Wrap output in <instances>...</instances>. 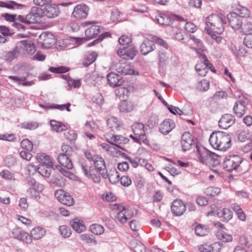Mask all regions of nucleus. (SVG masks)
<instances>
[{"mask_svg": "<svg viewBox=\"0 0 252 252\" xmlns=\"http://www.w3.org/2000/svg\"><path fill=\"white\" fill-rule=\"evenodd\" d=\"M62 77L66 80L69 87L74 88H78L80 87L81 82L79 80H74L68 75H63Z\"/></svg>", "mask_w": 252, "mask_h": 252, "instance_id": "a19ab883", "label": "nucleus"}, {"mask_svg": "<svg viewBox=\"0 0 252 252\" xmlns=\"http://www.w3.org/2000/svg\"><path fill=\"white\" fill-rule=\"evenodd\" d=\"M117 53L120 58L124 60H131L136 56V51L134 46L128 45L120 48Z\"/></svg>", "mask_w": 252, "mask_h": 252, "instance_id": "423d86ee", "label": "nucleus"}, {"mask_svg": "<svg viewBox=\"0 0 252 252\" xmlns=\"http://www.w3.org/2000/svg\"><path fill=\"white\" fill-rule=\"evenodd\" d=\"M45 230L40 227L33 228L31 231V236L35 240L41 238L45 234Z\"/></svg>", "mask_w": 252, "mask_h": 252, "instance_id": "c9c22d12", "label": "nucleus"}, {"mask_svg": "<svg viewBox=\"0 0 252 252\" xmlns=\"http://www.w3.org/2000/svg\"><path fill=\"white\" fill-rule=\"evenodd\" d=\"M119 107L121 112L127 113L133 109L134 105L132 102L124 99L120 103Z\"/></svg>", "mask_w": 252, "mask_h": 252, "instance_id": "473e14b6", "label": "nucleus"}, {"mask_svg": "<svg viewBox=\"0 0 252 252\" xmlns=\"http://www.w3.org/2000/svg\"><path fill=\"white\" fill-rule=\"evenodd\" d=\"M196 155L199 160L202 163H205L208 160L209 151L203 146L196 145Z\"/></svg>", "mask_w": 252, "mask_h": 252, "instance_id": "4be33fe9", "label": "nucleus"}, {"mask_svg": "<svg viewBox=\"0 0 252 252\" xmlns=\"http://www.w3.org/2000/svg\"><path fill=\"white\" fill-rule=\"evenodd\" d=\"M42 10L37 7H32L30 12L27 15V24L38 23L40 21Z\"/></svg>", "mask_w": 252, "mask_h": 252, "instance_id": "6e6552de", "label": "nucleus"}, {"mask_svg": "<svg viewBox=\"0 0 252 252\" xmlns=\"http://www.w3.org/2000/svg\"><path fill=\"white\" fill-rule=\"evenodd\" d=\"M235 119L231 114H226L223 115L219 122L220 127L226 129L232 125L235 122Z\"/></svg>", "mask_w": 252, "mask_h": 252, "instance_id": "dca6fc26", "label": "nucleus"}, {"mask_svg": "<svg viewBox=\"0 0 252 252\" xmlns=\"http://www.w3.org/2000/svg\"><path fill=\"white\" fill-rule=\"evenodd\" d=\"M38 126V124L36 122L23 123L21 124V127L25 129L34 130Z\"/></svg>", "mask_w": 252, "mask_h": 252, "instance_id": "13d9d810", "label": "nucleus"}, {"mask_svg": "<svg viewBox=\"0 0 252 252\" xmlns=\"http://www.w3.org/2000/svg\"><path fill=\"white\" fill-rule=\"evenodd\" d=\"M217 237L224 242H229L232 241V237L224 232L217 231L216 233Z\"/></svg>", "mask_w": 252, "mask_h": 252, "instance_id": "c03bdc74", "label": "nucleus"}, {"mask_svg": "<svg viewBox=\"0 0 252 252\" xmlns=\"http://www.w3.org/2000/svg\"><path fill=\"white\" fill-rule=\"evenodd\" d=\"M44 189V187L42 184H41L40 183L35 184V185L32 188H30L29 190V191L30 192L31 195L33 196L34 198L38 197L39 198V195L34 193L32 194V191L35 190L37 192H42L43 189Z\"/></svg>", "mask_w": 252, "mask_h": 252, "instance_id": "a18cd8bd", "label": "nucleus"}, {"mask_svg": "<svg viewBox=\"0 0 252 252\" xmlns=\"http://www.w3.org/2000/svg\"><path fill=\"white\" fill-rule=\"evenodd\" d=\"M59 12V7L55 4L47 5L43 11L44 14L50 18L57 16Z\"/></svg>", "mask_w": 252, "mask_h": 252, "instance_id": "5701e85b", "label": "nucleus"}, {"mask_svg": "<svg viewBox=\"0 0 252 252\" xmlns=\"http://www.w3.org/2000/svg\"><path fill=\"white\" fill-rule=\"evenodd\" d=\"M210 86V82L209 81L203 79L198 82L197 88L200 91H207Z\"/></svg>", "mask_w": 252, "mask_h": 252, "instance_id": "8fccbe9b", "label": "nucleus"}, {"mask_svg": "<svg viewBox=\"0 0 252 252\" xmlns=\"http://www.w3.org/2000/svg\"><path fill=\"white\" fill-rule=\"evenodd\" d=\"M59 163L63 167L67 169H72L73 168V164L71 160L65 154H61L58 157Z\"/></svg>", "mask_w": 252, "mask_h": 252, "instance_id": "b1692460", "label": "nucleus"}, {"mask_svg": "<svg viewBox=\"0 0 252 252\" xmlns=\"http://www.w3.org/2000/svg\"><path fill=\"white\" fill-rule=\"evenodd\" d=\"M237 11L238 12L237 14H238L241 18L242 17H249L250 15V12L249 10L246 7L243 6H239L236 9Z\"/></svg>", "mask_w": 252, "mask_h": 252, "instance_id": "3c124183", "label": "nucleus"}, {"mask_svg": "<svg viewBox=\"0 0 252 252\" xmlns=\"http://www.w3.org/2000/svg\"><path fill=\"white\" fill-rule=\"evenodd\" d=\"M242 158L237 155H231L226 157L222 162L223 168L228 172L235 170L242 162Z\"/></svg>", "mask_w": 252, "mask_h": 252, "instance_id": "20e7f679", "label": "nucleus"}, {"mask_svg": "<svg viewBox=\"0 0 252 252\" xmlns=\"http://www.w3.org/2000/svg\"><path fill=\"white\" fill-rule=\"evenodd\" d=\"M50 124L53 129L56 132H61L67 129V126L61 122L51 120Z\"/></svg>", "mask_w": 252, "mask_h": 252, "instance_id": "58836bf2", "label": "nucleus"}, {"mask_svg": "<svg viewBox=\"0 0 252 252\" xmlns=\"http://www.w3.org/2000/svg\"><path fill=\"white\" fill-rule=\"evenodd\" d=\"M204 192L207 195L215 196L220 192V189L217 187H210L205 189Z\"/></svg>", "mask_w": 252, "mask_h": 252, "instance_id": "de8ad7c7", "label": "nucleus"}, {"mask_svg": "<svg viewBox=\"0 0 252 252\" xmlns=\"http://www.w3.org/2000/svg\"><path fill=\"white\" fill-rule=\"evenodd\" d=\"M155 49L154 42L148 39H145L140 46V52L143 55H147Z\"/></svg>", "mask_w": 252, "mask_h": 252, "instance_id": "aec40b11", "label": "nucleus"}, {"mask_svg": "<svg viewBox=\"0 0 252 252\" xmlns=\"http://www.w3.org/2000/svg\"><path fill=\"white\" fill-rule=\"evenodd\" d=\"M107 125L113 131L118 130L120 126V122L117 118L112 117L107 120Z\"/></svg>", "mask_w": 252, "mask_h": 252, "instance_id": "4c0bfd02", "label": "nucleus"}, {"mask_svg": "<svg viewBox=\"0 0 252 252\" xmlns=\"http://www.w3.org/2000/svg\"><path fill=\"white\" fill-rule=\"evenodd\" d=\"M230 47L232 53L238 59L244 57L247 53V51L243 45L231 43Z\"/></svg>", "mask_w": 252, "mask_h": 252, "instance_id": "a211bd4d", "label": "nucleus"}, {"mask_svg": "<svg viewBox=\"0 0 252 252\" xmlns=\"http://www.w3.org/2000/svg\"><path fill=\"white\" fill-rule=\"evenodd\" d=\"M107 176L106 179L108 178L112 184H115L120 181L119 175L116 169L111 170Z\"/></svg>", "mask_w": 252, "mask_h": 252, "instance_id": "79ce46f5", "label": "nucleus"}, {"mask_svg": "<svg viewBox=\"0 0 252 252\" xmlns=\"http://www.w3.org/2000/svg\"><path fill=\"white\" fill-rule=\"evenodd\" d=\"M107 80L109 85L112 87L120 86L124 82L121 76L114 72H111L107 74Z\"/></svg>", "mask_w": 252, "mask_h": 252, "instance_id": "4468645a", "label": "nucleus"}, {"mask_svg": "<svg viewBox=\"0 0 252 252\" xmlns=\"http://www.w3.org/2000/svg\"><path fill=\"white\" fill-rule=\"evenodd\" d=\"M81 167L86 176L91 178L94 183H98L100 182L101 178L98 174V171L95 170V169H91V167L88 169L86 164H82Z\"/></svg>", "mask_w": 252, "mask_h": 252, "instance_id": "ddd939ff", "label": "nucleus"}, {"mask_svg": "<svg viewBox=\"0 0 252 252\" xmlns=\"http://www.w3.org/2000/svg\"><path fill=\"white\" fill-rule=\"evenodd\" d=\"M40 38L43 40L42 46L45 48H49L55 43L54 35L50 32L42 33Z\"/></svg>", "mask_w": 252, "mask_h": 252, "instance_id": "f3484780", "label": "nucleus"}, {"mask_svg": "<svg viewBox=\"0 0 252 252\" xmlns=\"http://www.w3.org/2000/svg\"><path fill=\"white\" fill-rule=\"evenodd\" d=\"M65 137L70 141H75L77 137V134L73 131H69L64 133Z\"/></svg>", "mask_w": 252, "mask_h": 252, "instance_id": "0e129e2a", "label": "nucleus"}, {"mask_svg": "<svg viewBox=\"0 0 252 252\" xmlns=\"http://www.w3.org/2000/svg\"><path fill=\"white\" fill-rule=\"evenodd\" d=\"M247 103L244 101H236L233 108V111L235 115L239 118L242 117L245 113V104Z\"/></svg>", "mask_w": 252, "mask_h": 252, "instance_id": "393cba45", "label": "nucleus"}, {"mask_svg": "<svg viewBox=\"0 0 252 252\" xmlns=\"http://www.w3.org/2000/svg\"><path fill=\"white\" fill-rule=\"evenodd\" d=\"M241 33L245 34H249L252 32V19H247L242 21L241 28L239 30Z\"/></svg>", "mask_w": 252, "mask_h": 252, "instance_id": "cd10ccee", "label": "nucleus"}, {"mask_svg": "<svg viewBox=\"0 0 252 252\" xmlns=\"http://www.w3.org/2000/svg\"><path fill=\"white\" fill-rule=\"evenodd\" d=\"M91 232L95 235H100L104 232V227L98 224H93L90 226Z\"/></svg>", "mask_w": 252, "mask_h": 252, "instance_id": "49530a36", "label": "nucleus"}, {"mask_svg": "<svg viewBox=\"0 0 252 252\" xmlns=\"http://www.w3.org/2000/svg\"><path fill=\"white\" fill-rule=\"evenodd\" d=\"M21 146L26 151H31L33 148V144L31 141L28 139H23L21 142Z\"/></svg>", "mask_w": 252, "mask_h": 252, "instance_id": "603ef678", "label": "nucleus"}, {"mask_svg": "<svg viewBox=\"0 0 252 252\" xmlns=\"http://www.w3.org/2000/svg\"><path fill=\"white\" fill-rule=\"evenodd\" d=\"M175 126V123L172 120L167 119L164 120L160 124L159 129L161 133L164 135L167 134Z\"/></svg>", "mask_w": 252, "mask_h": 252, "instance_id": "412c9836", "label": "nucleus"}, {"mask_svg": "<svg viewBox=\"0 0 252 252\" xmlns=\"http://www.w3.org/2000/svg\"><path fill=\"white\" fill-rule=\"evenodd\" d=\"M117 71L122 75H131L134 73V70L130 66L124 63H120L117 66Z\"/></svg>", "mask_w": 252, "mask_h": 252, "instance_id": "c85d7f7f", "label": "nucleus"}, {"mask_svg": "<svg viewBox=\"0 0 252 252\" xmlns=\"http://www.w3.org/2000/svg\"><path fill=\"white\" fill-rule=\"evenodd\" d=\"M121 184L125 187H128L131 184V180L128 176H123L120 179Z\"/></svg>", "mask_w": 252, "mask_h": 252, "instance_id": "774afa93", "label": "nucleus"}, {"mask_svg": "<svg viewBox=\"0 0 252 252\" xmlns=\"http://www.w3.org/2000/svg\"><path fill=\"white\" fill-rule=\"evenodd\" d=\"M70 224L72 228L78 233H81L86 230V226L83 222L77 219L71 220Z\"/></svg>", "mask_w": 252, "mask_h": 252, "instance_id": "72a5a7b5", "label": "nucleus"}, {"mask_svg": "<svg viewBox=\"0 0 252 252\" xmlns=\"http://www.w3.org/2000/svg\"><path fill=\"white\" fill-rule=\"evenodd\" d=\"M107 141L110 144L120 148L119 144L127 143L129 139L121 135H109L106 138Z\"/></svg>", "mask_w": 252, "mask_h": 252, "instance_id": "6ab92c4d", "label": "nucleus"}, {"mask_svg": "<svg viewBox=\"0 0 252 252\" xmlns=\"http://www.w3.org/2000/svg\"><path fill=\"white\" fill-rule=\"evenodd\" d=\"M53 166H49L43 164H39L37 167L38 172L42 176L48 178L51 175V168Z\"/></svg>", "mask_w": 252, "mask_h": 252, "instance_id": "e433bc0d", "label": "nucleus"}, {"mask_svg": "<svg viewBox=\"0 0 252 252\" xmlns=\"http://www.w3.org/2000/svg\"><path fill=\"white\" fill-rule=\"evenodd\" d=\"M244 45L248 48H252V33L247 34L243 40Z\"/></svg>", "mask_w": 252, "mask_h": 252, "instance_id": "e2e57ef3", "label": "nucleus"}, {"mask_svg": "<svg viewBox=\"0 0 252 252\" xmlns=\"http://www.w3.org/2000/svg\"><path fill=\"white\" fill-rule=\"evenodd\" d=\"M210 145L215 149L225 151L231 146L230 135L222 131H215L212 133L210 136Z\"/></svg>", "mask_w": 252, "mask_h": 252, "instance_id": "f257e3e1", "label": "nucleus"}, {"mask_svg": "<svg viewBox=\"0 0 252 252\" xmlns=\"http://www.w3.org/2000/svg\"><path fill=\"white\" fill-rule=\"evenodd\" d=\"M20 43L23 45V48L25 50L26 54L32 55L35 52V49L34 44L31 41L23 40L20 41Z\"/></svg>", "mask_w": 252, "mask_h": 252, "instance_id": "7c9ffc66", "label": "nucleus"}, {"mask_svg": "<svg viewBox=\"0 0 252 252\" xmlns=\"http://www.w3.org/2000/svg\"><path fill=\"white\" fill-rule=\"evenodd\" d=\"M49 71H50L51 72L56 73H63L68 71V68L63 66L58 67H50L49 68Z\"/></svg>", "mask_w": 252, "mask_h": 252, "instance_id": "bf43d9fd", "label": "nucleus"}, {"mask_svg": "<svg viewBox=\"0 0 252 252\" xmlns=\"http://www.w3.org/2000/svg\"><path fill=\"white\" fill-rule=\"evenodd\" d=\"M218 216L222 218L224 221L227 222L232 219L233 214L229 209L223 208L218 212Z\"/></svg>", "mask_w": 252, "mask_h": 252, "instance_id": "f704fd0d", "label": "nucleus"}, {"mask_svg": "<svg viewBox=\"0 0 252 252\" xmlns=\"http://www.w3.org/2000/svg\"><path fill=\"white\" fill-rule=\"evenodd\" d=\"M128 94L127 89L125 87H120L116 90V94L120 99H125L126 97L128 96Z\"/></svg>", "mask_w": 252, "mask_h": 252, "instance_id": "09e8293b", "label": "nucleus"}, {"mask_svg": "<svg viewBox=\"0 0 252 252\" xmlns=\"http://www.w3.org/2000/svg\"><path fill=\"white\" fill-rule=\"evenodd\" d=\"M55 196L61 203L68 206H72L73 203V199L70 194L62 189L56 190Z\"/></svg>", "mask_w": 252, "mask_h": 252, "instance_id": "0eeeda50", "label": "nucleus"}, {"mask_svg": "<svg viewBox=\"0 0 252 252\" xmlns=\"http://www.w3.org/2000/svg\"><path fill=\"white\" fill-rule=\"evenodd\" d=\"M129 245L134 252H146L145 246L140 241L137 239L130 240Z\"/></svg>", "mask_w": 252, "mask_h": 252, "instance_id": "bb28decb", "label": "nucleus"}, {"mask_svg": "<svg viewBox=\"0 0 252 252\" xmlns=\"http://www.w3.org/2000/svg\"><path fill=\"white\" fill-rule=\"evenodd\" d=\"M168 58L163 53H161L159 55V64L160 66H164L167 64Z\"/></svg>", "mask_w": 252, "mask_h": 252, "instance_id": "338daca9", "label": "nucleus"}, {"mask_svg": "<svg viewBox=\"0 0 252 252\" xmlns=\"http://www.w3.org/2000/svg\"><path fill=\"white\" fill-rule=\"evenodd\" d=\"M94 159L93 161L95 165V167L92 166L90 167H91V169H95V170L98 171L103 178L106 179V177L108 176L107 170L106 169L104 159L98 155H94Z\"/></svg>", "mask_w": 252, "mask_h": 252, "instance_id": "39448f33", "label": "nucleus"}, {"mask_svg": "<svg viewBox=\"0 0 252 252\" xmlns=\"http://www.w3.org/2000/svg\"><path fill=\"white\" fill-rule=\"evenodd\" d=\"M56 168L59 171L63 176L70 179H74L76 178L75 175L72 173L70 172L67 168L62 167L60 165H56Z\"/></svg>", "mask_w": 252, "mask_h": 252, "instance_id": "37998d69", "label": "nucleus"}, {"mask_svg": "<svg viewBox=\"0 0 252 252\" xmlns=\"http://www.w3.org/2000/svg\"><path fill=\"white\" fill-rule=\"evenodd\" d=\"M119 42L120 45L128 46L131 42V39L127 35H123L119 39Z\"/></svg>", "mask_w": 252, "mask_h": 252, "instance_id": "6e6d98bb", "label": "nucleus"}, {"mask_svg": "<svg viewBox=\"0 0 252 252\" xmlns=\"http://www.w3.org/2000/svg\"><path fill=\"white\" fill-rule=\"evenodd\" d=\"M195 232L197 235L202 236L206 235L208 231L206 228L203 227L202 225L199 224L196 226Z\"/></svg>", "mask_w": 252, "mask_h": 252, "instance_id": "680f3d73", "label": "nucleus"}, {"mask_svg": "<svg viewBox=\"0 0 252 252\" xmlns=\"http://www.w3.org/2000/svg\"><path fill=\"white\" fill-rule=\"evenodd\" d=\"M97 54L95 53L91 54L87 58H86L83 62L84 66L87 67L93 63L96 60Z\"/></svg>", "mask_w": 252, "mask_h": 252, "instance_id": "4d7b16f0", "label": "nucleus"}, {"mask_svg": "<svg viewBox=\"0 0 252 252\" xmlns=\"http://www.w3.org/2000/svg\"><path fill=\"white\" fill-rule=\"evenodd\" d=\"M115 206H117V209L120 211L119 212L117 213V218L121 223H125L127 220L125 207L117 204H115Z\"/></svg>", "mask_w": 252, "mask_h": 252, "instance_id": "2f4dec72", "label": "nucleus"}, {"mask_svg": "<svg viewBox=\"0 0 252 252\" xmlns=\"http://www.w3.org/2000/svg\"><path fill=\"white\" fill-rule=\"evenodd\" d=\"M37 160L40 163V164H43L49 166H53V163L50 157L45 153L37 154L36 156Z\"/></svg>", "mask_w": 252, "mask_h": 252, "instance_id": "c756f323", "label": "nucleus"}, {"mask_svg": "<svg viewBox=\"0 0 252 252\" xmlns=\"http://www.w3.org/2000/svg\"><path fill=\"white\" fill-rule=\"evenodd\" d=\"M171 212L176 216H182L186 211L183 202L179 199L174 200L171 206Z\"/></svg>", "mask_w": 252, "mask_h": 252, "instance_id": "f8f14e48", "label": "nucleus"}, {"mask_svg": "<svg viewBox=\"0 0 252 252\" xmlns=\"http://www.w3.org/2000/svg\"><path fill=\"white\" fill-rule=\"evenodd\" d=\"M0 176L4 179L7 180L14 179V174L10 172L7 170H3L0 172Z\"/></svg>", "mask_w": 252, "mask_h": 252, "instance_id": "69168bd1", "label": "nucleus"}, {"mask_svg": "<svg viewBox=\"0 0 252 252\" xmlns=\"http://www.w3.org/2000/svg\"><path fill=\"white\" fill-rule=\"evenodd\" d=\"M181 144L184 151H187L194 146V142L191 134L189 132H184L182 136Z\"/></svg>", "mask_w": 252, "mask_h": 252, "instance_id": "9b49d317", "label": "nucleus"}, {"mask_svg": "<svg viewBox=\"0 0 252 252\" xmlns=\"http://www.w3.org/2000/svg\"><path fill=\"white\" fill-rule=\"evenodd\" d=\"M91 77V79L93 81L92 83H93L94 85L96 84H100L102 80H105L104 77H102V76L100 75L99 74L96 72L93 73Z\"/></svg>", "mask_w": 252, "mask_h": 252, "instance_id": "5fc2aeb1", "label": "nucleus"}, {"mask_svg": "<svg viewBox=\"0 0 252 252\" xmlns=\"http://www.w3.org/2000/svg\"><path fill=\"white\" fill-rule=\"evenodd\" d=\"M156 20L158 24L162 25L169 26L172 24L171 18L166 14H161L157 16Z\"/></svg>", "mask_w": 252, "mask_h": 252, "instance_id": "ea45409f", "label": "nucleus"}, {"mask_svg": "<svg viewBox=\"0 0 252 252\" xmlns=\"http://www.w3.org/2000/svg\"><path fill=\"white\" fill-rule=\"evenodd\" d=\"M59 230L61 235L64 238L69 237L71 234V230L66 225L61 226Z\"/></svg>", "mask_w": 252, "mask_h": 252, "instance_id": "864d4df0", "label": "nucleus"}, {"mask_svg": "<svg viewBox=\"0 0 252 252\" xmlns=\"http://www.w3.org/2000/svg\"><path fill=\"white\" fill-rule=\"evenodd\" d=\"M132 130L133 134H130L129 137L135 142L140 143L142 141L144 143L148 142L146 135L144 129V126L140 123L133 124L132 126Z\"/></svg>", "mask_w": 252, "mask_h": 252, "instance_id": "7ed1b4c3", "label": "nucleus"}, {"mask_svg": "<svg viewBox=\"0 0 252 252\" xmlns=\"http://www.w3.org/2000/svg\"><path fill=\"white\" fill-rule=\"evenodd\" d=\"M19 54L17 48H15L8 52L2 49L0 50V58L6 62H11L14 59L18 56Z\"/></svg>", "mask_w": 252, "mask_h": 252, "instance_id": "2eb2a0df", "label": "nucleus"}, {"mask_svg": "<svg viewBox=\"0 0 252 252\" xmlns=\"http://www.w3.org/2000/svg\"><path fill=\"white\" fill-rule=\"evenodd\" d=\"M89 9V7L85 4H78L74 7L72 16L77 19L85 18L88 15Z\"/></svg>", "mask_w": 252, "mask_h": 252, "instance_id": "1a4fd4ad", "label": "nucleus"}, {"mask_svg": "<svg viewBox=\"0 0 252 252\" xmlns=\"http://www.w3.org/2000/svg\"><path fill=\"white\" fill-rule=\"evenodd\" d=\"M100 26L94 25L85 31V35L87 39H91L94 38L97 35L100 31Z\"/></svg>", "mask_w": 252, "mask_h": 252, "instance_id": "a878e982", "label": "nucleus"}, {"mask_svg": "<svg viewBox=\"0 0 252 252\" xmlns=\"http://www.w3.org/2000/svg\"><path fill=\"white\" fill-rule=\"evenodd\" d=\"M225 21V16L221 14H211L206 19L207 26L205 30L209 32L212 31L218 34L222 33L224 31L223 24Z\"/></svg>", "mask_w": 252, "mask_h": 252, "instance_id": "f03ea898", "label": "nucleus"}, {"mask_svg": "<svg viewBox=\"0 0 252 252\" xmlns=\"http://www.w3.org/2000/svg\"><path fill=\"white\" fill-rule=\"evenodd\" d=\"M227 18L229 24L234 30H239L243 21V18L236 12H231L227 14Z\"/></svg>", "mask_w": 252, "mask_h": 252, "instance_id": "9d476101", "label": "nucleus"}, {"mask_svg": "<svg viewBox=\"0 0 252 252\" xmlns=\"http://www.w3.org/2000/svg\"><path fill=\"white\" fill-rule=\"evenodd\" d=\"M24 7V5L18 3L14 1L10 0L6 2V8L8 9H20Z\"/></svg>", "mask_w": 252, "mask_h": 252, "instance_id": "052dcab7", "label": "nucleus"}]
</instances>
